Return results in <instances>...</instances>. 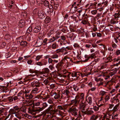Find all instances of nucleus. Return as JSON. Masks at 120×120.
Wrapping results in <instances>:
<instances>
[{"mask_svg": "<svg viewBox=\"0 0 120 120\" xmlns=\"http://www.w3.org/2000/svg\"><path fill=\"white\" fill-rule=\"evenodd\" d=\"M58 109H59V110H62L63 109V107L61 105H58L57 107Z\"/></svg>", "mask_w": 120, "mask_h": 120, "instance_id": "e2e57ef3", "label": "nucleus"}, {"mask_svg": "<svg viewBox=\"0 0 120 120\" xmlns=\"http://www.w3.org/2000/svg\"><path fill=\"white\" fill-rule=\"evenodd\" d=\"M58 55L57 54H55L52 55L51 56V58L54 59L57 58L58 57Z\"/></svg>", "mask_w": 120, "mask_h": 120, "instance_id": "c03bdc74", "label": "nucleus"}, {"mask_svg": "<svg viewBox=\"0 0 120 120\" xmlns=\"http://www.w3.org/2000/svg\"><path fill=\"white\" fill-rule=\"evenodd\" d=\"M51 20L49 16L46 17L44 20V22L45 23L47 24Z\"/></svg>", "mask_w": 120, "mask_h": 120, "instance_id": "412c9836", "label": "nucleus"}, {"mask_svg": "<svg viewBox=\"0 0 120 120\" xmlns=\"http://www.w3.org/2000/svg\"><path fill=\"white\" fill-rule=\"evenodd\" d=\"M97 10H94L92 11L91 12L92 14L93 15L95 14L97 12Z\"/></svg>", "mask_w": 120, "mask_h": 120, "instance_id": "052dcab7", "label": "nucleus"}, {"mask_svg": "<svg viewBox=\"0 0 120 120\" xmlns=\"http://www.w3.org/2000/svg\"><path fill=\"white\" fill-rule=\"evenodd\" d=\"M30 3L32 5H33L35 3L34 0H29Z\"/></svg>", "mask_w": 120, "mask_h": 120, "instance_id": "37998d69", "label": "nucleus"}, {"mask_svg": "<svg viewBox=\"0 0 120 120\" xmlns=\"http://www.w3.org/2000/svg\"><path fill=\"white\" fill-rule=\"evenodd\" d=\"M51 120H61L57 117L54 116L51 118Z\"/></svg>", "mask_w": 120, "mask_h": 120, "instance_id": "4c0bfd02", "label": "nucleus"}, {"mask_svg": "<svg viewBox=\"0 0 120 120\" xmlns=\"http://www.w3.org/2000/svg\"><path fill=\"white\" fill-rule=\"evenodd\" d=\"M98 117V116L94 114L91 116L90 119L91 120H96Z\"/></svg>", "mask_w": 120, "mask_h": 120, "instance_id": "4be33fe9", "label": "nucleus"}, {"mask_svg": "<svg viewBox=\"0 0 120 120\" xmlns=\"http://www.w3.org/2000/svg\"><path fill=\"white\" fill-rule=\"evenodd\" d=\"M87 20L82 19L81 23L83 25H85L87 23Z\"/></svg>", "mask_w": 120, "mask_h": 120, "instance_id": "49530a36", "label": "nucleus"}, {"mask_svg": "<svg viewBox=\"0 0 120 120\" xmlns=\"http://www.w3.org/2000/svg\"><path fill=\"white\" fill-rule=\"evenodd\" d=\"M88 104L87 103L86 101H83L82 102H80V103L79 104V109H81L82 110L85 111L86 107Z\"/></svg>", "mask_w": 120, "mask_h": 120, "instance_id": "39448f33", "label": "nucleus"}, {"mask_svg": "<svg viewBox=\"0 0 120 120\" xmlns=\"http://www.w3.org/2000/svg\"><path fill=\"white\" fill-rule=\"evenodd\" d=\"M114 16L115 18L118 20V18L120 17V14L119 13V12L118 13H115L114 15Z\"/></svg>", "mask_w": 120, "mask_h": 120, "instance_id": "c756f323", "label": "nucleus"}, {"mask_svg": "<svg viewBox=\"0 0 120 120\" xmlns=\"http://www.w3.org/2000/svg\"><path fill=\"white\" fill-rule=\"evenodd\" d=\"M77 8H71L70 10V12L71 13H73L76 12L77 10Z\"/></svg>", "mask_w": 120, "mask_h": 120, "instance_id": "393cba45", "label": "nucleus"}, {"mask_svg": "<svg viewBox=\"0 0 120 120\" xmlns=\"http://www.w3.org/2000/svg\"><path fill=\"white\" fill-rule=\"evenodd\" d=\"M43 83L45 85H47L49 84V81L48 80L46 79L44 81Z\"/></svg>", "mask_w": 120, "mask_h": 120, "instance_id": "680f3d73", "label": "nucleus"}, {"mask_svg": "<svg viewBox=\"0 0 120 120\" xmlns=\"http://www.w3.org/2000/svg\"><path fill=\"white\" fill-rule=\"evenodd\" d=\"M25 96L26 98L28 97V98L29 99H31L33 97V95L31 94H28L25 95Z\"/></svg>", "mask_w": 120, "mask_h": 120, "instance_id": "2f4dec72", "label": "nucleus"}, {"mask_svg": "<svg viewBox=\"0 0 120 120\" xmlns=\"http://www.w3.org/2000/svg\"><path fill=\"white\" fill-rule=\"evenodd\" d=\"M58 111V110L57 109H52V110H51V113H52L53 114H54V113L56 112H57Z\"/></svg>", "mask_w": 120, "mask_h": 120, "instance_id": "79ce46f5", "label": "nucleus"}, {"mask_svg": "<svg viewBox=\"0 0 120 120\" xmlns=\"http://www.w3.org/2000/svg\"><path fill=\"white\" fill-rule=\"evenodd\" d=\"M42 40L41 39L38 40L36 41L35 45L37 47L41 46L42 44Z\"/></svg>", "mask_w": 120, "mask_h": 120, "instance_id": "9d476101", "label": "nucleus"}, {"mask_svg": "<svg viewBox=\"0 0 120 120\" xmlns=\"http://www.w3.org/2000/svg\"><path fill=\"white\" fill-rule=\"evenodd\" d=\"M57 46V45L56 43L53 44L52 45V48L53 49H55L56 47Z\"/></svg>", "mask_w": 120, "mask_h": 120, "instance_id": "09e8293b", "label": "nucleus"}, {"mask_svg": "<svg viewBox=\"0 0 120 120\" xmlns=\"http://www.w3.org/2000/svg\"><path fill=\"white\" fill-rule=\"evenodd\" d=\"M76 77H77V79L80 76H81L82 77L83 76L82 74L81 73L79 72H76Z\"/></svg>", "mask_w": 120, "mask_h": 120, "instance_id": "f704fd0d", "label": "nucleus"}, {"mask_svg": "<svg viewBox=\"0 0 120 120\" xmlns=\"http://www.w3.org/2000/svg\"><path fill=\"white\" fill-rule=\"evenodd\" d=\"M100 93L101 95L102 96H104L106 92L104 91H101Z\"/></svg>", "mask_w": 120, "mask_h": 120, "instance_id": "bf43d9fd", "label": "nucleus"}, {"mask_svg": "<svg viewBox=\"0 0 120 120\" xmlns=\"http://www.w3.org/2000/svg\"><path fill=\"white\" fill-rule=\"evenodd\" d=\"M86 101L87 103L89 104V105H91L92 104V98L91 97H89L87 98H86Z\"/></svg>", "mask_w": 120, "mask_h": 120, "instance_id": "f8f14e48", "label": "nucleus"}, {"mask_svg": "<svg viewBox=\"0 0 120 120\" xmlns=\"http://www.w3.org/2000/svg\"><path fill=\"white\" fill-rule=\"evenodd\" d=\"M60 33H58L56 34V35L55 36L56 39H57L60 37Z\"/></svg>", "mask_w": 120, "mask_h": 120, "instance_id": "3c124183", "label": "nucleus"}, {"mask_svg": "<svg viewBox=\"0 0 120 120\" xmlns=\"http://www.w3.org/2000/svg\"><path fill=\"white\" fill-rule=\"evenodd\" d=\"M108 1L107 0H106L104 2L101 3L102 5V4H104L105 5V6H106L108 5ZM102 6V5H101V6Z\"/></svg>", "mask_w": 120, "mask_h": 120, "instance_id": "4d7b16f0", "label": "nucleus"}, {"mask_svg": "<svg viewBox=\"0 0 120 120\" xmlns=\"http://www.w3.org/2000/svg\"><path fill=\"white\" fill-rule=\"evenodd\" d=\"M56 52L57 53H58L60 52H63L64 51L63 47L62 48L57 49L56 50Z\"/></svg>", "mask_w": 120, "mask_h": 120, "instance_id": "58836bf2", "label": "nucleus"}, {"mask_svg": "<svg viewBox=\"0 0 120 120\" xmlns=\"http://www.w3.org/2000/svg\"><path fill=\"white\" fill-rule=\"evenodd\" d=\"M19 108L17 106H16L13 107V108H11L10 109L9 112L10 113L13 114H15L16 111H19Z\"/></svg>", "mask_w": 120, "mask_h": 120, "instance_id": "423d86ee", "label": "nucleus"}, {"mask_svg": "<svg viewBox=\"0 0 120 120\" xmlns=\"http://www.w3.org/2000/svg\"><path fill=\"white\" fill-rule=\"evenodd\" d=\"M120 54V50H116L115 54L116 55H118Z\"/></svg>", "mask_w": 120, "mask_h": 120, "instance_id": "69168bd1", "label": "nucleus"}, {"mask_svg": "<svg viewBox=\"0 0 120 120\" xmlns=\"http://www.w3.org/2000/svg\"><path fill=\"white\" fill-rule=\"evenodd\" d=\"M19 110L16 113H15V116L18 119H21V115L22 114L19 113Z\"/></svg>", "mask_w": 120, "mask_h": 120, "instance_id": "ddd939ff", "label": "nucleus"}, {"mask_svg": "<svg viewBox=\"0 0 120 120\" xmlns=\"http://www.w3.org/2000/svg\"><path fill=\"white\" fill-rule=\"evenodd\" d=\"M45 73H47L49 72V69L47 68H45L43 69Z\"/></svg>", "mask_w": 120, "mask_h": 120, "instance_id": "c9c22d12", "label": "nucleus"}, {"mask_svg": "<svg viewBox=\"0 0 120 120\" xmlns=\"http://www.w3.org/2000/svg\"><path fill=\"white\" fill-rule=\"evenodd\" d=\"M53 33V30L51 29L49 31L47 34V36L48 37H50L51 35Z\"/></svg>", "mask_w": 120, "mask_h": 120, "instance_id": "7c9ffc66", "label": "nucleus"}, {"mask_svg": "<svg viewBox=\"0 0 120 120\" xmlns=\"http://www.w3.org/2000/svg\"><path fill=\"white\" fill-rule=\"evenodd\" d=\"M34 81L32 82V84L34 86H35L36 87H38L39 86V84L38 83V81H36L35 82H34Z\"/></svg>", "mask_w": 120, "mask_h": 120, "instance_id": "c85d7f7f", "label": "nucleus"}, {"mask_svg": "<svg viewBox=\"0 0 120 120\" xmlns=\"http://www.w3.org/2000/svg\"><path fill=\"white\" fill-rule=\"evenodd\" d=\"M107 60L108 61H109L110 62H111L112 60V57L111 56H109L107 58Z\"/></svg>", "mask_w": 120, "mask_h": 120, "instance_id": "603ef678", "label": "nucleus"}, {"mask_svg": "<svg viewBox=\"0 0 120 120\" xmlns=\"http://www.w3.org/2000/svg\"><path fill=\"white\" fill-rule=\"evenodd\" d=\"M108 26L109 27V28L112 31H113V26L110 24H109L108 25Z\"/></svg>", "mask_w": 120, "mask_h": 120, "instance_id": "5fc2aeb1", "label": "nucleus"}, {"mask_svg": "<svg viewBox=\"0 0 120 120\" xmlns=\"http://www.w3.org/2000/svg\"><path fill=\"white\" fill-rule=\"evenodd\" d=\"M63 48L64 51V50L65 51H68L71 49L70 47L69 46L66 47L65 48V47H63Z\"/></svg>", "mask_w": 120, "mask_h": 120, "instance_id": "ea45409f", "label": "nucleus"}, {"mask_svg": "<svg viewBox=\"0 0 120 120\" xmlns=\"http://www.w3.org/2000/svg\"><path fill=\"white\" fill-rule=\"evenodd\" d=\"M60 37L61 39L63 41H65L66 39L65 37L64 36H61Z\"/></svg>", "mask_w": 120, "mask_h": 120, "instance_id": "338daca9", "label": "nucleus"}, {"mask_svg": "<svg viewBox=\"0 0 120 120\" xmlns=\"http://www.w3.org/2000/svg\"><path fill=\"white\" fill-rule=\"evenodd\" d=\"M92 68L91 66H89L83 69L82 71L85 72L84 73L85 76H87L91 74V72L92 69Z\"/></svg>", "mask_w": 120, "mask_h": 120, "instance_id": "7ed1b4c3", "label": "nucleus"}, {"mask_svg": "<svg viewBox=\"0 0 120 120\" xmlns=\"http://www.w3.org/2000/svg\"><path fill=\"white\" fill-rule=\"evenodd\" d=\"M68 112L75 116L79 115L80 114V111H79L76 107L74 106L69 108L68 110Z\"/></svg>", "mask_w": 120, "mask_h": 120, "instance_id": "f257e3e1", "label": "nucleus"}, {"mask_svg": "<svg viewBox=\"0 0 120 120\" xmlns=\"http://www.w3.org/2000/svg\"><path fill=\"white\" fill-rule=\"evenodd\" d=\"M63 64L62 61H61L60 62L58 63L57 65L56 66V67L59 70H60L62 68V65Z\"/></svg>", "mask_w": 120, "mask_h": 120, "instance_id": "dca6fc26", "label": "nucleus"}, {"mask_svg": "<svg viewBox=\"0 0 120 120\" xmlns=\"http://www.w3.org/2000/svg\"><path fill=\"white\" fill-rule=\"evenodd\" d=\"M19 42L20 45L23 46H26L27 44V42L25 41H19Z\"/></svg>", "mask_w": 120, "mask_h": 120, "instance_id": "5701e85b", "label": "nucleus"}, {"mask_svg": "<svg viewBox=\"0 0 120 120\" xmlns=\"http://www.w3.org/2000/svg\"><path fill=\"white\" fill-rule=\"evenodd\" d=\"M112 46L113 48H115L117 47V45L115 44L113 42H112Z\"/></svg>", "mask_w": 120, "mask_h": 120, "instance_id": "864d4df0", "label": "nucleus"}, {"mask_svg": "<svg viewBox=\"0 0 120 120\" xmlns=\"http://www.w3.org/2000/svg\"><path fill=\"white\" fill-rule=\"evenodd\" d=\"M38 18L40 19H43L46 17V15L43 12L39 11L38 13Z\"/></svg>", "mask_w": 120, "mask_h": 120, "instance_id": "0eeeda50", "label": "nucleus"}, {"mask_svg": "<svg viewBox=\"0 0 120 120\" xmlns=\"http://www.w3.org/2000/svg\"><path fill=\"white\" fill-rule=\"evenodd\" d=\"M44 6L45 7L48 6V8L51 7L53 8V7L51 4H49V2L48 1H45L44 2Z\"/></svg>", "mask_w": 120, "mask_h": 120, "instance_id": "aec40b11", "label": "nucleus"}, {"mask_svg": "<svg viewBox=\"0 0 120 120\" xmlns=\"http://www.w3.org/2000/svg\"><path fill=\"white\" fill-rule=\"evenodd\" d=\"M41 56H38L36 57V60L37 61H38L41 58Z\"/></svg>", "mask_w": 120, "mask_h": 120, "instance_id": "13d9d810", "label": "nucleus"}, {"mask_svg": "<svg viewBox=\"0 0 120 120\" xmlns=\"http://www.w3.org/2000/svg\"><path fill=\"white\" fill-rule=\"evenodd\" d=\"M19 111H21L24 112H26V109L25 107H21L19 108Z\"/></svg>", "mask_w": 120, "mask_h": 120, "instance_id": "72a5a7b5", "label": "nucleus"}, {"mask_svg": "<svg viewBox=\"0 0 120 120\" xmlns=\"http://www.w3.org/2000/svg\"><path fill=\"white\" fill-rule=\"evenodd\" d=\"M8 100L10 102H11L13 101V98L11 97H9L8 98Z\"/></svg>", "mask_w": 120, "mask_h": 120, "instance_id": "0e129e2a", "label": "nucleus"}, {"mask_svg": "<svg viewBox=\"0 0 120 120\" xmlns=\"http://www.w3.org/2000/svg\"><path fill=\"white\" fill-rule=\"evenodd\" d=\"M56 39V38L53 37L50 39V41L51 42H52L55 41Z\"/></svg>", "mask_w": 120, "mask_h": 120, "instance_id": "6e6d98bb", "label": "nucleus"}, {"mask_svg": "<svg viewBox=\"0 0 120 120\" xmlns=\"http://www.w3.org/2000/svg\"><path fill=\"white\" fill-rule=\"evenodd\" d=\"M53 107V105H50V106L49 108L46 110V112L47 113H51V112Z\"/></svg>", "mask_w": 120, "mask_h": 120, "instance_id": "a211bd4d", "label": "nucleus"}, {"mask_svg": "<svg viewBox=\"0 0 120 120\" xmlns=\"http://www.w3.org/2000/svg\"><path fill=\"white\" fill-rule=\"evenodd\" d=\"M32 31V28L31 26L29 27L27 29V32L28 33L30 34Z\"/></svg>", "mask_w": 120, "mask_h": 120, "instance_id": "473e14b6", "label": "nucleus"}, {"mask_svg": "<svg viewBox=\"0 0 120 120\" xmlns=\"http://www.w3.org/2000/svg\"><path fill=\"white\" fill-rule=\"evenodd\" d=\"M25 24V22L23 20H21L19 21V25L21 27H22L24 26Z\"/></svg>", "mask_w": 120, "mask_h": 120, "instance_id": "2eb2a0df", "label": "nucleus"}, {"mask_svg": "<svg viewBox=\"0 0 120 120\" xmlns=\"http://www.w3.org/2000/svg\"><path fill=\"white\" fill-rule=\"evenodd\" d=\"M77 96H76L74 99H72L70 103L69 104V105H73V106H77L79 102V101L77 100Z\"/></svg>", "mask_w": 120, "mask_h": 120, "instance_id": "20e7f679", "label": "nucleus"}, {"mask_svg": "<svg viewBox=\"0 0 120 120\" xmlns=\"http://www.w3.org/2000/svg\"><path fill=\"white\" fill-rule=\"evenodd\" d=\"M63 74H59L58 76L60 77H63L64 78H66L67 75H69V72L65 69H64L63 71Z\"/></svg>", "mask_w": 120, "mask_h": 120, "instance_id": "6e6552de", "label": "nucleus"}, {"mask_svg": "<svg viewBox=\"0 0 120 120\" xmlns=\"http://www.w3.org/2000/svg\"><path fill=\"white\" fill-rule=\"evenodd\" d=\"M118 104V103L114 107L113 109L112 110L114 112H116L117 111L119 108V106Z\"/></svg>", "mask_w": 120, "mask_h": 120, "instance_id": "a878e982", "label": "nucleus"}, {"mask_svg": "<svg viewBox=\"0 0 120 120\" xmlns=\"http://www.w3.org/2000/svg\"><path fill=\"white\" fill-rule=\"evenodd\" d=\"M95 56V54L94 53L91 54L90 56H88L87 55H85V57L86 58V59L83 60L84 62L87 61L90 58H93Z\"/></svg>", "mask_w": 120, "mask_h": 120, "instance_id": "1a4fd4ad", "label": "nucleus"}, {"mask_svg": "<svg viewBox=\"0 0 120 120\" xmlns=\"http://www.w3.org/2000/svg\"><path fill=\"white\" fill-rule=\"evenodd\" d=\"M53 95L54 96V98L55 99H58L60 98V94L59 93H56L55 92L53 93Z\"/></svg>", "mask_w": 120, "mask_h": 120, "instance_id": "f3484780", "label": "nucleus"}, {"mask_svg": "<svg viewBox=\"0 0 120 120\" xmlns=\"http://www.w3.org/2000/svg\"><path fill=\"white\" fill-rule=\"evenodd\" d=\"M42 105L43 106L42 107H38L35 109L34 108V107H33L34 109L32 110L31 112L33 113L34 112V114L36 113L42 111L44 108L47 107L48 105V104L46 102L43 103L42 104Z\"/></svg>", "mask_w": 120, "mask_h": 120, "instance_id": "f03ea898", "label": "nucleus"}, {"mask_svg": "<svg viewBox=\"0 0 120 120\" xmlns=\"http://www.w3.org/2000/svg\"><path fill=\"white\" fill-rule=\"evenodd\" d=\"M93 109L95 111H98L99 109V108L98 105L94 106L93 107Z\"/></svg>", "mask_w": 120, "mask_h": 120, "instance_id": "e433bc0d", "label": "nucleus"}, {"mask_svg": "<svg viewBox=\"0 0 120 120\" xmlns=\"http://www.w3.org/2000/svg\"><path fill=\"white\" fill-rule=\"evenodd\" d=\"M9 7H13L14 8H15L17 7V6L16 5H14V3L13 1H11L10 4H9Z\"/></svg>", "mask_w": 120, "mask_h": 120, "instance_id": "bb28decb", "label": "nucleus"}, {"mask_svg": "<svg viewBox=\"0 0 120 120\" xmlns=\"http://www.w3.org/2000/svg\"><path fill=\"white\" fill-rule=\"evenodd\" d=\"M78 15H77L76 14L73 15L71 16V18L73 19H75V20H76V18H77V17Z\"/></svg>", "mask_w": 120, "mask_h": 120, "instance_id": "8fccbe9b", "label": "nucleus"}, {"mask_svg": "<svg viewBox=\"0 0 120 120\" xmlns=\"http://www.w3.org/2000/svg\"><path fill=\"white\" fill-rule=\"evenodd\" d=\"M76 72H74L71 73V74H70V75H71L72 77H76Z\"/></svg>", "mask_w": 120, "mask_h": 120, "instance_id": "a18cd8bd", "label": "nucleus"}, {"mask_svg": "<svg viewBox=\"0 0 120 120\" xmlns=\"http://www.w3.org/2000/svg\"><path fill=\"white\" fill-rule=\"evenodd\" d=\"M53 61V60L50 58H49L48 59V62L49 63H52Z\"/></svg>", "mask_w": 120, "mask_h": 120, "instance_id": "774afa93", "label": "nucleus"}, {"mask_svg": "<svg viewBox=\"0 0 120 120\" xmlns=\"http://www.w3.org/2000/svg\"><path fill=\"white\" fill-rule=\"evenodd\" d=\"M117 19L115 18H112L111 20L110 23L113 24H116L118 22Z\"/></svg>", "mask_w": 120, "mask_h": 120, "instance_id": "6ab92c4d", "label": "nucleus"}, {"mask_svg": "<svg viewBox=\"0 0 120 120\" xmlns=\"http://www.w3.org/2000/svg\"><path fill=\"white\" fill-rule=\"evenodd\" d=\"M41 29V27L40 26H37L33 29V31L34 33H37Z\"/></svg>", "mask_w": 120, "mask_h": 120, "instance_id": "9b49d317", "label": "nucleus"}, {"mask_svg": "<svg viewBox=\"0 0 120 120\" xmlns=\"http://www.w3.org/2000/svg\"><path fill=\"white\" fill-rule=\"evenodd\" d=\"M82 113L88 115H91L94 113V112L92 110H89L86 112L84 111V110L83 111H82Z\"/></svg>", "mask_w": 120, "mask_h": 120, "instance_id": "4468645a", "label": "nucleus"}, {"mask_svg": "<svg viewBox=\"0 0 120 120\" xmlns=\"http://www.w3.org/2000/svg\"><path fill=\"white\" fill-rule=\"evenodd\" d=\"M73 90L76 92L77 91H78L79 89V87L77 85H74L73 87Z\"/></svg>", "mask_w": 120, "mask_h": 120, "instance_id": "cd10ccee", "label": "nucleus"}, {"mask_svg": "<svg viewBox=\"0 0 120 120\" xmlns=\"http://www.w3.org/2000/svg\"><path fill=\"white\" fill-rule=\"evenodd\" d=\"M84 94L83 93H82L81 94L79 101H80V102L83 101H86V100H84Z\"/></svg>", "mask_w": 120, "mask_h": 120, "instance_id": "b1692460", "label": "nucleus"}, {"mask_svg": "<svg viewBox=\"0 0 120 120\" xmlns=\"http://www.w3.org/2000/svg\"><path fill=\"white\" fill-rule=\"evenodd\" d=\"M64 93H66V95L68 96L70 92L69 91L68 89H65L64 90Z\"/></svg>", "mask_w": 120, "mask_h": 120, "instance_id": "a19ab883", "label": "nucleus"}, {"mask_svg": "<svg viewBox=\"0 0 120 120\" xmlns=\"http://www.w3.org/2000/svg\"><path fill=\"white\" fill-rule=\"evenodd\" d=\"M38 89L37 88H34L32 90V93L34 94L36 93V92L38 90Z\"/></svg>", "mask_w": 120, "mask_h": 120, "instance_id": "de8ad7c7", "label": "nucleus"}]
</instances>
